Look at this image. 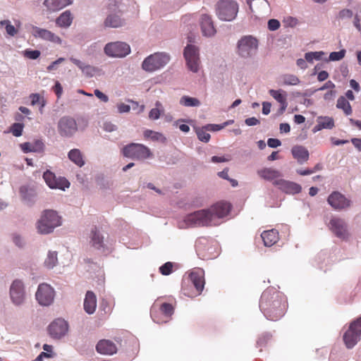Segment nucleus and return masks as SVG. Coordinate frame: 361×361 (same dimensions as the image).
<instances>
[{
	"label": "nucleus",
	"mask_w": 361,
	"mask_h": 361,
	"mask_svg": "<svg viewBox=\"0 0 361 361\" xmlns=\"http://www.w3.org/2000/svg\"><path fill=\"white\" fill-rule=\"evenodd\" d=\"M231 210V205L226 202H219L209 209H200L186 215L184 222L187 226H213L221 223Z\"/></svg>",
	"instance_id": "f257e3e1"
},
{
	"label": "nucleus",
	"mask_w": 361,
	"mask_h": 361,
	"mask_svg": "<svg viewBox=\"0 0 361 361\" xmlns=\"http://www.w3.org/2000/svg\"><path fill=\"white\" fill-rule=\"evenodd\" d=\"M259 308L267 319L277 321L286 311V298L274 287L268 288L261 295Z\"/></svg>",
	"instance_id": "f03ea898"
},
{
	"label": "nucleus",
	"mask_w": 361,
	"mask_h": 361,
	"mask_svg": "<svg viewBox=\"0 0 361 361\" xmlns=\"http://www.w3.org/2000/svg\"><path fill=\"white\" fill-rule=\"evenodd\" d=\"M62 224L61 217L52 209L44 210L36 223L37 232L42 235L52 233L54 229Z\"/></svg>",
	"instance_id": "7ed1b4c3"
},
{
	"label": "nucleus",
	"mask_w": 361,
	"mask_h": 361,
	"mask_svg": "<svg viewBox=\"0 0 361 361\" xmlns=\"http://www.w3.org/2000/svg\"><path fill=\"white\" fill-rule=\"evenodd\" d=\"M259 42L252 35L242 37L237 42L236 53L243 59L252 58L257 52Z\"/></svg>",
	"instance_id": "20e7f679"
},
{
	"label": "nucleus",
	"mask_w": 361,
	"mask_h": 361,
	"mask_svg": "<svg viewBox=\"0 0 361 361\" xmlns=\"http://www.w3.org/2000/svg\"><path fill=\"white\" fill-rule=\"evenodd\" d=\"M170 56L165 52H157L149 55L142 61V68L147 72H154L164 68L169 61Z\"/></svg>",
	"instance_id": "39448f33"
},
{
	"label": "nucleus",
	"mask_w": 361,
	"mask_h": 361,
	"mask_svg": "<svg viewBox=\"0 0 361 361\" xmlns=\"http://www.w3.org/2000/svg\"><path fill=\"white\" fill-rule=\"evenodd\" d=\"M238 11V4L233 0H220L216 6V13L221 20H234Z\"/></svg>",
	"instance_id": "423d86ee"
},
{
	"label": "nucleus",
	"mask_w": 361,
	"mask_h": 361,
	"mask_svg": "<svg viewBox=\"0 0 361 361\" xmlns=\"http://www.w3.org/2000/svg\"><path fill=\"white\" fill-rule=\"evenodd\" d=\"M183 56L188 70L197 73L200 66L199 47L192 44H187L183 50Z\"/></svg>",
	"instance_id": "0eeeda50"
},
{
	"label": "nucleus",
	"mask_w": 361,
	"mask_h": 361,
	"mask_svg": "<svg viewBox=\"0 0 361 361\" xmlns=\"http://www.w3.org/2000/svg\"><path fill=\"white\" fill-rule=\"evenodd\" d=\"M122 152L124 157L137 160L146 159L152 154L147 147L138 143H130L126 145L123 148Z\"/></svg>",
	"instance_id": "6e6552de"
},
{
	"label": "nucleus",
	"mask_w": 361,
	"mask_h": 361,
	"mask_svg": "<svg viewBox=\"0 0 361 361\" xmlns=\"http://www.w3.org/2000/svg\"><path fill=\"white\" fill-rule=\"evenodd\" d=\"M327 227L336 237L343 240H347L350 235L348 223L341 217H331Z\"/></svg>",
	"instance_id": "1a4fd4ad"
},
{
	"label": "nucleus",
	"mask_w": 361,
	"mask_h": 361,
	"mask_svg": "<svg viewBox=\"0 0 361 361\" xmlns=\"http://www.w3.org/2000/svg\"><path fill=\"white\" fill-rule=\"evenodd\" d=\"M361 338V317L353 322L343 335L345 346L353 348Z\"/></svg>",
	"instance_id": "9d476101"
},
{
	"label": "nucleus",
	"mask_w": 361,
	"mask_h": 361,
	"mask_svg": "<svg viewBox=\"0 0 361 361\" xmlns=\"http://www.w3.org/2000/svg\"><path fill=\"white\" fill-rule=\"evenodd\" d=\"M55 290L47 283H40L35 293V298L39 305L50 306L54 300Z\"/></svg>",
	"instance_id": "9b49d317"
},
{
	"label": "nucleus",
	"mask_w": 361,
	"mask_h": 361,
	"mask_svg": "<svg viewBox=\"0 0 361 361\" xmlns=\"http://www.w3.org/2000/svg\"><path fill=\"white\" fill-rule=\"evenodd\" d=\"M57 130L61 137H71L78 130V125L73 117L65 116L59 119Z\"/></svg>",
	"instance_id": "f8f14e48"
},
{
	"label": "nucleus",
	"mask_w": 361,
	"mask_h": 361,
	"mask_svg": "<svg viewBox=\"0 0 361 361\" xmlns=\"http://www.w3.org/2000/svg\"><path fill=\"white\" fill-rule=\"evenodd\" d=\"M9 294L11 300L15 306L23 305L26 300L23 282L19 279L14 280L10 286Z\"/></svg>",
	"instance_id": "ddd939ff"
},
{
	"label": "nucleus",
	"mask_w": 361,
	"mask_h": 361,
	"mask_svg": "<svg viewBox=\"0 0 361 361\" xmlns=\"http://www.w3.org/2000/svg\"><path fill=\"white\" fill-rule=\"evenodd\" d=\"M108 10L109 13L104 21V27L118 28L123 26L125 20L121 17L118 6L116 1H112L109 4Z\"/></svg>",
	"instance_id": "4468645a"
},
{
	"label": "nucleus",
	"mask_w": 361,
	"mask_h": 361,
	"mask_svg": "<svg viewBox=\"0 0 361 361\" xmlns=\"http://www.w3.org/2000/svg\"><path fill=\"white\" fill-rule=\"evenodd\" d=\"M104 51L106 55L111 58H123L130 53V46L123 42H114L107 43Z\"/></svg>",
	"instance_id": "2eb2a0df"
},
{
	"label": "nucleus",
	"mask_w": 361,
	"mask_h": 361,
	"mask_svg": "<svg viewBox=\"0 0 361 361\" xmlns=\"http://www.w3.org/2000/svg\"><path fill=\"white\" fill-rule=\"evenodd\" d=\"M43 178L51 189H59L65 191L66 188L70 187V183L66 178L56 177V175L49 170H47L44 172Z\"/></svg>",
	"instance_id": "dca6fc26"
},
{
	"label": "nucleus",
	"mask_w": 361,
	"mask_h": 361,
	"mask_svg": "<svg viewBox=\"0 0 361 361\" xmlns=\"http://www.w3.org/2000/svg\"><path fill=\"white\" fill-rule=\"evenodd\" d=\"M48 331L51 338L60 339L67 334L68 331V324L63 319H56L49 325Z\"/></svg>",
	"instance_id": "f3484780"
},
{
	"label": "nucleus",
	"mask_w": 361,
	"mask_h": 361,
	"mask_svg": "<svg viewBox=\"0 0 361 361\" xmlns=\"http://www.w3.org/2000/svg\"><path fill=\"white\" fill-rule=\"evenodd\" d=\"M328 203L337 211L346 210L351 206L352 202L342 193L335 191L329 195Z\"/></svg>",
	"instance_id": "a211bd4d"
},
{
	"label": "nucleus",
	"mask_w": 361,
	"mask_h": 361,
	"mask_svg": "<svg viewBox=\"0 0 361 361\" xmlns=\"http://www.w3.org/2000/svg\"><path fill=\"white\" fill-rule=\"evenodd\" d=\"M273 184L278 187L280 190L287 194H298L302 190V187L300 185L295 182L286 180L282 178L274 180Z\"/></svg>",
	"instance_id": "6ab92c4d"
},
{
	"label": "nucleus",
	"mask_w": 361,
	"mask_h": 361,
	"mask_svg": "<svg viewBox=\"0 0 361 361\" xmlns=\"http://www.w3.org/2000/svg\"><path fill=\"white\" fill-rule=\"evenodd\" d=\"M32 30V35L35 38H39L58 44H61L62 43L61 39L58 35L47 29L33 26Z\"/></svg>",
	"instance_id": "aec40b11"
},
{
	"label": "nucleus",
	"mask_w": 361,
	"mask_h": 361,
	"mask_svg": "<svg viewBox=\"0 0 361 361\" xmlns=\"http://www.w3.org/2000/svg\"><path fill=\"white\" fill-rule=\"evenodd\" d=\"M96 350L101 355H112L116 353L118 349L116 345L113 341L107 339H102L97 343L96 345Z\"/></svg>",
	"instance_id": "412c9836"
},
{
	"label": "nucleus",
	"mask_w": 361,
	"mask_h": 361,
	"mask_svg": "<svg viewBox=\"0 0 361 361\" xmlns=\"http://www.w3.org/2000/svg\"><path fill=\"white\" fill-rule=\"evenodd\" d=\"M204 271L202 269L200 268L192 270L190 274V281L198 292V294L202 291L204 286Z\"/></svg>",
	"instance_id": "4be33fe9"
},
{
	"label": "nucleus",
	"mask_w": 361,
	"mask_h": 361,
	"mask_svg": "<svg viewBox=\"0 0 361 361\" xmlns=\"http://www.w3.org/2000/svg\"><path fill=\"white\" fill-rule=\"evenodd\" d=\"M200 26L202 35L204 37H211L214 36L216 32L211 17L207 14L202 15Z\"/></svg>",
	"instance_id": "5701e85b"
},
{
	"label": "nucleus",
	"mask_w": 361,
	"mask_h": 361,
	"mask_svg": "<svg viewBox=\"0 0 361 361\" xmlns=\"http://www.w3.org/2000/svg\"><path fill=\"white\" fill-rule=\"evenodd\" d=\"M90 244L93 247L101 251L102 252H109V249L106 247L104 243V237L97 230L96 228H93L91 231Z\"/></svg>",
	"instance_id": "b1692460"
},
{
	"label": "nucleus",
	"mask_w": 361,
	"mask_h": 361,
	"mask_svg": "<svg viewBox=\"0 0 361 361\" xmlns=\"http://www.w3.org/2000/svg\"><path fill=\"white\" fill-rule=\"evenodd\" d=\"M72 3V0H44L43 5L46 7L47 11L51 13L61 10Z\"/></svg>",
	"instance_id": "393cba45"
},
{
	"label": "nucleus",
	"mask_w": 361,
	"mask_h": 361,
	"mask_svg": "<svg viewBox=\"0 0 361 361\" xmlns=\"http://www.w3.org/2000/svg\"><path fill=\"white\" fill-rule=\"evenodd\" d=\"M83 306L85 312L88 314H92L95 312L97 307V298L92 291L88 290L86 293Z\"/></svg>",
	"instance_id": "a878e982"
},
{
	"label": "nucleus",
	"mask_w": 361,
	"mask_h": 361,
	"mask_svg": "<svg viewBox=\"0 0 361 361\" xmlns=\"http://www.w3.org/2000/svg\"><path fill=\"white\" fill-rule=\"evenodd\" d=\"M334 127V121L329 116H318L317 125L313 128V133H317L322 129H332Z\"/></svg>",
	"instance_id": "bb28decb"
},
{
	"label": "nucleus",
	"mask_w": 361,
	"mask_h": 361,
	"mask_svg": "<svg viewBox=\"0 0 361 361\" xmlns=\"http://www.w3.org/2000/svg\"><path fill=\"white\" fill-rule=\"evenodd\" d=\"M261 238L265 246L271 247L279 240V232L274 228L264 231L262 233Z\"/></svg>",
	"instance_id": "cd10ccee"
},
{
	"label": "nucleus",
	"mask_w": 361,
	"mask_h": 361,
	"mask_svg": "<svg viewBox=\"0 0 361 361\" xmlns=\"http://www.w3.org/2000/svg\"><path fill=\"white\" fill-rule=\"evenodd\" d=\"M257 174L263 179L269 181H274L280 179L282 176L280 171L272 168H264L257 171Z\"/></svg>",
	"instance_id": "c85d7f7f"
},
{
	"label": "nucleus",
	"mask_w": 361,
	"mask_h": 361,
	"mask_svg": "<svg viewBox=\"0 0 361 361\" xmlns=\"http://www.w3.org/2000/svg\"><path fill=\"white\" fill-rule=\"evenodd\" d=\"M293 157L297 159L298 162L302 164L307 161L309 159V152L303 146L296 145L291 149Z\"/></svg>",
	"instance_id": "c756f323"
},
{
	"label": "nucleus",
	"mask_w": 361,
	"mask_h": 361,
	"mask_svg": "<svg viewBox=\"0 0 361 361\" xmlns=\"http://www.w3.org/2000/svg\"><path fill=\"white\" fill-rule=\"evenodd\" d=\"M21 149L25 153L41 152L43 151L44 145L40 140H36L33 142H24L20 145Z\"/></svg>",
	"instance_id": "7c9ffc66"
},
{
	"label": "nucleus",
	"mask_w": 361,
	"mask_h": 361,
	"mask_svg": "<svg viewBox=\"0 0 361 361\" xmlns=\"http://www.w3.org/2000/svg\"><path fill=\"white\" fill-rule=\"evenodd\" d=\"M70 61H72L75 66H77L82 72L84 75L87 77H93L97 71V68L81 61L73 57L70 58Z\"/></svg>",
	"instance_id": "2f4dec72"
},
{
	"label": "nucleus",
	"mask_w": 361,
	"mask_h": 361,
	"mask_svg": "<svg viewBox=\"0 0 361 361\" xmlns=\"http://www.w3.org/2000/svg\"><path fill=\"white\" fill-rule=\"evenodd\" d=\"M73 20V16L71 11L66 10L59 15L56 19V24L61 28L69 27Z\"/></svg>",
	"instance_id": "473e14b6"
},
{
	"label": "nucleus",
	"mask_w": 361,
	"mask_h": 361,
	"mask_svg": "<svg viewBox=\"0 0 361 361\" xmlns=\"http://www.w3.org/2000/svg\"><path fill=\"white\" fill-rule=\"evenodd\" d=\"M68 158L71 162L80 168L85 164L83 154L79 149L74 148L71 149L68 152Z\"/></svg>",
	"instance_id": "72a5a7b5"
},
{
	"label": "nucleus",
	"mask_w": 361,
	"mask_h": 361,
	"mask_svg": "<svg viewBox=\"0 0 361 361\" xmlns=\"http://www.w3.org/2000/svg\"><path fill=\"white\" fill-rule=\"evenodd\" d=\"M19 192L22 200L27 204L31 205L35 202V192L34 190L27 185H22L20 188Z\"/></svg>",
	"instance_id": "f704fd0d"
},
{
	"label": "nucleus",
	"mask_w": 361,
	"mask_h": 361,
	"mask_svg": "<svg viewBox=\"0 0 361 361\" xmlns=\"http://www.w3.org/2000/svg\"><path fill=\"white\" fill-rule=\"evenodd\" d=\"M59 264L58 252L54 250H49L44 261V266L48 269H52Z\"/></svg>",
	"instance_id": "c9c22d12"
},
{
	"label": "nucleus",
	"mask_w": 361,
	"mask_h": 361,
	"mask_svg": "<svg viewBox=\"0 0 361 361\" xmlns=\"http://www.w3.org/2000/svg\"><path fill=\"white\" fill-rule=\"evenodd\" d=\"M180 105L186 107H197L201 105L200 101L195 97L189 96H183L179 101Z\"/></svg>",
	"instance_id": "e433bc0d"
},
{
	"label": "nucleus",
	"mask_w": 361,
	"mask_h": 361,
	"mask_svg": "<svg viewBox=\"0 0 361 361\" xmlns=\"http://www.w3.org/2000/svg\"><path fill=\"white\" fill-rule=\"evenodd\" d=\"M280 80L283 85H297L300 82L299 78L293 74H283Z\"/></svg>",
	"instance_id": "4c0bfd02"
},
{
	"label": "nucleus",
	"mask_w": 361,
	"mask_h": 361,
	"mask_svg": "<svg viewBox=\"0 0 361 361\" xmlns=\"http://www.w3.org/2000/svg\"><path fill=\"white\" fill-rule=\"evenodd\" d=\"M144 136L147 139H150L153 141H159L162 143L166 141V137L162 133L151 130H146L144 132Z\"/></svg>",
	"instance_id": "58836bf2"
},
{
	"label": "nucleus",
	"mask_w": 361,
	"mask_h": 361,
	"mask_svg": "<svg viewBox=\"0 0 361 361\" xmlns=\"http://www.w3.org/2000/svg\"><path fill=\"white\" fill-rule=\"evenodd\" d=\"M269 94L279 104L287 102V93L283 90H269Z\"/></svg>",
	"instance_id": "ea45409f"
},
{
	"label": "nucleus",
	"mask_w": 361,
	"mask_h": 361,
	"mask_svg": "<svg viewBox=\"0 0 361 361\" xmlns=\"http://www.w3.org/2000/svg\"><path fill=\"white\" fill-rule=\"evenodd\" d=\"M336 107L342 109L345 114L348 116L352 114V108L349 102L343 96L338 99Z\"/></svg>",
	"instance_id": "a19ab883"
},
{
	"label": "nucleus",
	"mask_w": 361,
	"mask_h": 361,
	"mask_svg": "<svg viewBox=\"0 0 361 361\" xmlns=\"http://www.w3.org/2000/svg\"><path fill=\"white\" fill-rule=\"evenodd\" d=\"M0 27H4L6 34L10 37H14L17 35L18 30L16 28L9 20H2L0 21Z\"/></svg>",
	"instance_id": "79ce46f5"
},
{
	"label": "nucleus",
	"mask_w": 361,
	"mask_h": 361,
	"mask_svg": "<svg viewBox=\"0 0 361 361\" xmlns=\"http://www.w3.org/2000/svg\"><path fill=\"white\" fill-rule=\"evenodd\" d=\"M325 53L322 51H310L307 52L305 54V60L310 63H312L314 60L319 61L322 59L323 56H324Z\"/></svg>",
	"instance_id": "37998d69"
},
{
	"label": "nucleus",
	"mask_w": 361,
	"mask_h": 361,
	"mask_svg": "<svg viewBox=\"0 0 361 361\" xmlns=\"http://www.w3.org/2000/svg\"><path fill=\"white\" fill-rule=\"evenodd\" d=\"M209 131L206 129V126L196 129V134L197 138L204 142H208L210 140V134L207 133Z\"/></svg>",
	"instance_id": "c03bdc74"
},
{
	"label": "nucleus",
	"mask_w": 361,
	"mask_h": 361,
	"mask_svg": "<svg viewBox=\"0 0 361 361\" xmlns=\"http://www.w3.org/2000/svg\"><path fill=\"white\" fill-rule=\"evenodd\" d=\"M155 108H153L150 110L149 113V118L152 120H157L159 118L161 113L162 110L160 109V107H162V105L160 102H157L155 103Z\"/></svg>",
	"instance_id": "a18cd8bd"
},
{
	"label": "nucleus",
	"mask_w": 361,
	"mask_h": 361,
	"mask_svg": "<svg viewBox=\"0 0 361 361\" xmlns=\"http://www.w3.org/2000/svg\"><path fill=\"white\" fill-rule=\"evenodd\" d=\"M345 54V50L341 49L338 51H333L330 53L327 61H337L341 60Z\"/></svg>",
	"instance_id": "49530a36"
},
{
	"label": "nucleus",
	"mask_w": 361,
	"mask_h": 361,
	"mask_svg": "<svg viewBox=\"0 0 361 361\" xmlns=\"http://www.w3.org/2000/svg\"><path fill=\"white\" fill-rule=\"evenodd\" d=\"M160 310L166 317H171L174 312L173 307L171 304L166 302H164L161 305Z\"/></svg>",
	"instance_id": "de8ad7c7"
},
{
	"label": "nucleus",
	"mask_w": 361,
	"mask_h": 361,
	"mask_svg": "<svg viewBox=\"0 0 361 361\" xmlns=\"http://www.w3.org/2000/svg\"><path fill=\"white\" fill-rule=\"evenodd\" d=\"M173 263L168 262L159 267V271L162 275L168 276L172 272Z\"/></svg>",
	"instance_id": "09e8293b"
},
{
	"label": "nucleus",
	"mask_w": 361,
	"mask_h": 361,
	"mask_svg": "<svg viewBox=\"0 0 361 361\" xmlns=\"http://www.w3.org/2000/svg\"><path fill=\"white\" fill-rule=\"evenodd\" d=\"M23 130V125L20 123H15L12 125L11 131L16 137H19L22 135Z\"/></svg>",
	"instance_id": "8fccbe9b"
},
{
	"label": "nucleus",
	"mask_w": 361,
	"mask_h": 361,
	"mask_svg": "<svg viewBox=\"0 0 361 361\" xmlns=\"http://www.w3.org/2000/svg\"><path fill=\"white\" fill-rule=\"evenodd\" d=\"M247 4H248L251 11H253L254 6L259 4L262 7H267L269 4L267 0H247Z\"/></svg>",
	"instance_id": "3c124183"
},
{
	"label": "nucleus",
	"mask_w": 361,
	"mask_h": 361,
	"mask_svg": "<svg viewBox=\"0 0 361 361\" xmlns=\"http://www.w3.org/2000/svg\"><path fill=\"white\" fill-rule=\"evenodd\" d=\"M353 16V11L348 8H345L339 11L338 18L341 20L350 19Z\"/></svg>",
	"instance_id": "603ef678"
},
{
	"label": "nucleus",
	"mask_w": 361,
	"mask_h": 361,
	"mask_svg": "<svg viewBox=\"0 0 361 361\" xmlns=\"http://www.w3.org/2000/svg\"><path fill=\"white\" fill-rule=\"evenodd\" d=\"M40 51L39 50H30L26 49L23 52V55L25 57H27L30 59H37L40 56Z\"/></svg>",
	"instance_id": "864d4df0"
},
{
	"label": "nucleus",
	"mask_w": 361,
	"mask_h": 361,
	"mask_svg": "<svg viewBox=\"0 0 361 361\" xmlns=\"http://www.w3.org/2000/svg\"><path fill=\"white\" fill-rule=\"evenodd\" d=\"M271 338L269 333L263 334L257 340V344L258 346L264 345Z\"/></svg>",
	"instance_id": "5fc2aeb1"
},
{
	"label": "nucleus",
	"mask_w": 361,
	"mask_h": 361,
	"mask_svg": "<svg viewBox=\"0 0 361 361\" xmlns=\"http://www.w3.org/2000/svg\"><path fill=\"white\" fill-rule=\"evenodd\" d=\"M65 61L64 58L60 57L57 60L53 61L50 65H49L47 68V71L51 72L53 71H56L57 69V66L61 64L62 62Z\"/></svg>",
	"instance_id": "6e6d98bb"
},
{
	"label": "nucleus",
	"mask_w": 361,
	"mask_h": 361,
	"mask_svg": "<svg viewBox=\"0 0 361 361\" xmlns=\"http://www.w3.org/2000/svg\"><path fill=\"white\" fill-rule=\"evenodd\" d=\"M280 27V22L276 19H270L268 21V28L269 30L275 31Z\"/></svg>",
	"instance_id": "4d7b16f0"
},
{
	"label": "nucleus",
	"mask_w": 361,
	"mask_h": 361,
	"mask_svg": "<svg viewBox=\"0 0 361 361\" xmlns=\"http://www.w3.org/2000/svg\"><path fill=\"white\" fill-rule=\"evenodd\" d=\"M30 98L31 99V105L35 106L41 102L43 98L40 97L38 93H32L30 95Z\"/></svg>",
	"instance_id": "13d9d810"
},
{
	"label": "nucleus",
	"mask_w": 361,
	"mask_h": 361,
	"mask_svg": "<svg viewBox=\"0 0 361 361\" xmlns=\"http://www.w3.org/2000/svg\"><path fill=\"white\" fill-rule=\"evenodd\" d=\"M12 239H13V242L14 243V244L16 245H17L18 247H20L23 246L24 240L20 235L16 234V233L13 234Z\"/></svg>",
	"instance_id": "bf43d9fd"
},
{
	"label": "nucleus",
	"mask_w": 361,
	"mask_h": 361,
	"mask_svg": "<svg viewBox=\"0 0 361 361\" xmlns=\"http://www.w3.org/2000/svg\"><path fill=\"white\" fill-rule=\"evenodd\" d=\"M267 145L271 148H276L281 145V142L276 138H269L267 140Z\"/></svg>",
	"instance_id": "052dcab7"
},
{
	"label": "nucleus",
	"mask_w": 361,
	"mask_h": 361,
	"mask_svg": "<svg viewBox=\"0 0 361 361\" xmlns=\"http://www.w3.org/2000/svg\"><path fill=\"white\" fill-rule=\"evenodd\" d=\"M231 160V157L228 156L227 157H218V156H213L211 158V161L213 163H222V162H226Z\"/></svg>",
	"instance_id": "680f3d73"
},
{
	"label": "nucleus",
	"mask_w": 361,
	"mask_h": 361,
	"mask_svg": "<svg viewBox=\"0 0 361 361\" xmlns=\"http://www.w3.org/2000/svg\"><path fill=\"white\" fill-rule=\"evenodd\" d=\"M335 84L331 81V80H328L327 82H326L322 87H320L319 88L317 89V91H323V90H333L334 88H335Z\"/></svg>",
	"instance_id": "e2e57ef3"
},
{
	"label": "nucleus",
	"mask_w": 361,
	"mask_h": 361,
	"mask_svg": "<svg viewBox=\"0 0 361 361\" xmlns=\"http://www.w3.org/2000/svg\"><path fill=\"white\" fill-rule=\"evenodd\" d=\"M105 131L111 133L117 130V126L111 122H105L103 126Z\"/></svg>",
	"instance_id": "0e129e2a"
},
{
	"label": "nucleus",
	"mask_w": 361,
	"mask_h": 361,
	"mask_svg": "<svg viewBox=\"0 0 361 361\" xmlns=\"http://www.w3.org/2000/svg\"><path fill=\"white\" fill-rule=\"evenodd\" d=\"M94 95L99 99L101 101L104 102H107L109 101V97L107 95L104 94L102 92H101L99 90H95L94 91Z\"/></svg>",
	"instance_id": "69168bd1"
},
{
	"label": "nucleus",
	"mask_w": 361,
	"mask_h": 361,
	"mask_svg": "<svg viewBox=\"0 0 361 361\" xmlns=\"http://www.w3.org/2000/svg\"><path fill=\"white\" fill-rule=\"evenodd\" d=\"M118 111L120 114L128 113L130 110V106L128 104L121 103L117 105Z\"/></svg>",
	"instance_id": "338daca9"
},
{
	"label": "nucleus",
	"mask_w": 361,
	"mask_h": 361,
	"mask_svg": "<svg viewBox=\"0 0 361 361\" xmlns=\"http://www.w3.org/2000/svg\"><path fill=\"white\" fill-rule=\"evenodd\" d=\"M260 121L255 117L247 118L245 120V123L247 126H254L259 124Z\"/></svg>",
	"instance_id": "774afa93"
}]
</instances>
